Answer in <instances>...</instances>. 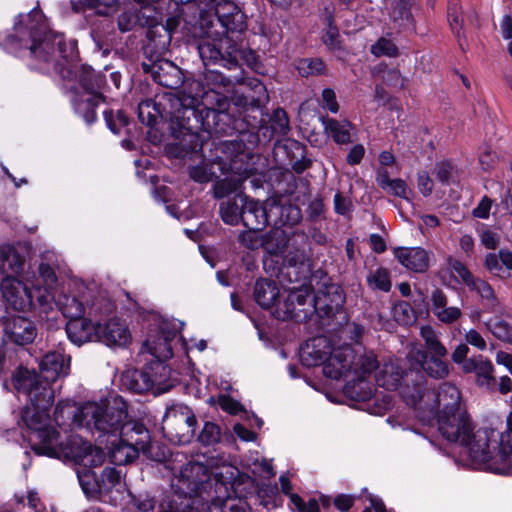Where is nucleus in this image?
I'll use <instances>...</instances> for the list:
<instances>
[{
	"mask_svg": "<svg viewBox=\"0 0 512 512\" xmlns=\"http://www.w3.org/2000/svg\"><path fill=\"white\" fill-rule=\"evenodd\" d=\"M405 402L413 407L416 417L427 424L436 419L439 433L449 442L464 447L471 461L498 474H510L512 452V412L506 418V429L475 430L474 422L461 402L459 389L443 383L432 390L422 384L402 391Z\"/></svg>",
	"mask_w": 512,
	"mask_h": 512,
	"instance_id": "obj_1",
	"label": "nucleus"
},
{
	"mask_svg": "<svg viewBox=\"0 0 512 512\" xmlns=\"http://www.w3.org/2000/svg\"><path fill=\"white\" fill-rule=\"evenodd\" d=\"M71 417L75 426L113 438L109 455L116 465L134 461L139 451L146 449L148 431L142 424L129 419L127 403L121 396L110 395L99 401H88L75 412L70 401L58 402L54 412L57 425L61 426L65 418Z\"/></svg>",
	"mask_w": 512,
	"mask_h": 512,
	"instance_id": "obj_2",
	"label": "nucleus"
},
{
	"mask_svg": "<svg viewBox=\"0 0 512 512\" xmlns=\"http://www.w3.org/2000/svg\"><path fill=\"white\" fill-rule=\"evenodd\" d=\"M377 367V357L372 350L344 345L334 350L324 366V374L331 379L347 378L346 393L365 401L373 394L369 378Z\"/></svg>",
	"mask_w": 512,
	"mask_h": 512,
	"instance_id": "obj_3",
	"label": "nucleus"
},
{
	"mask_svg": "<svg viewBox=\"0 0 512 512\" xmlns=\"http://www.w3.org/2000/svg\"><path fill=\"white\" fill-rule=\"evenodd\" d=\"M344 303L345 297L338 285H330L325 292L313 296L311 287L303 284L288 290L287 296L276 304L273 315L282 321H302L318 310L328 316L332 315L338 312Z\"/></svg>",
	"mask_w": 512,
	"mask_h": 512,
	"instance_id": "obj_4",
	"label": "nucleus"
},
{
	"mask_svg": "<svg viewBox=\"0 0 512 512\" xmlns=\"http://www.w3.org/2000/svg\"><path fill=\"white\" fill-rule=\"evenodd\" d=\"M18 392L27 394L31 406L22 413V420L38 439L47 434L49 425L48 409L54 402V391L34 370L19 368L13 377Z\"/></svg>",
	"mask_w": 512,
	"mask_h": 512,
	"instance_id": "obj_5",
	"label": "nucleus"
},
{
	"mask_svg": "<svg viewBox=\"0 0 512 512\" xmlns=\"http://www.w3.org/2000/svg\"><path fill=\"white\" fill-rule=\"evenodd\" d=\"M237 470L229 464L204 465L201 462H189L181 468L179 474L172 480V486L177 494L166 499H176L178 503L187 501L194 506L195 501L190 498L193 495L202 494L208 487H212L211 482L216 485L231 484L236 478Z\"/></svg>",
	"mask_w": 512,
	"mask_h": 512,
	"instance_id": "obj_6",
	"label": "nucleus"
},
{
	"mask_svg": "<svg viewBox=\"0 0 512 512\" xmlns=\"http://www.w3.org/2000/svg\"><path fill=\"white\" fill-rule=\"evenodd\" d=\"M59 437V433L51 427L44 437H39L38 442L33 444V450L49 457L64 456L84 467H98L104 463L106 454L103 449L79 437H73L68 444H63Z\"/></svg>",
	"mask_w": 512,
	"mask_h": 512,
	"instance_id": "obj_7",
	"label": "nucleus"
},
{
	"mask_svg": "<svg viewBox=\"0 0 512 512\" xmlns=\"http://www.w3.org/2000/svg\"><path fill=\"white\" fill-rule=\"evenodd\" d=\"M59 73L64 79L79 82L83 91L74 100L75 110L88 124L93 123L96 120L95 109L102 101L99 90L104 83L103 76L100 73H95L91 67L86 65H73L62 68Z\"/></svg>",
	"mask_w": 512,
	"mask_h": 512,
	"instance_id": "obj_8",
	"label": "nucleus"
},
{
	"mask_svg": "<svg viewBox=\"0 0 512 512\" xmlns=\"http://www.w3.org/2000/svg\"><path fill=\"white\" fill-rule=\"evenodd\" d=\"M164 362H153L144 371H127L122 376L123 385L136 393L149 390L155 394L166 393L175 385L176 379L171 377V370Z\"/></svg>",
	"mask_w": 512,
	"mask_h": 512,
	"instance_id": "obj_9",
	"label": "nucleus"
},
{
	"mask_svg": "<svg viewBox=\"0 0 512 512\" xmlns=\"http://www.w3.org/2000/svg\"><path fill=\"white\" fill-rule=\"evenodd\" d=\"M34 280L30 273H24L21 278L5 277L0 285L1 293L7 305L21 312L38 309Z\"/></svg>",
	"mask_w": 512,
	"mask_h": 512,
	"instance_id": "obj_10",
	"label": "nucleus"
},
{
	"mask_svg": "<svg viewBox=\"0 0 512 512\" xmlns=\"http://www.w3.org/2000/svg\"><path fill=\"white\" fill-rule=\"evenodd\" d=\"M196 424V417L188 406L173 404L166 409L162 429L171 440L187 443L195 434Z\"/></svg>",
	"mask_w": 512,
	"mask_h": 512,
	"instance_id": "obj_11",
	"label": "nucleus"
},
{
	"mask_svg": "<svg viewBox=\"0 0 512 512\" xmlns=\"http://www.w3.org/2000/svg\"><path fill=\"white\" fill-rule=\"evenodd\" d=\"M204 34L205 39L197 47L204 64H219L228 69L235 68L238 65L239 58L242 56V51L234 46H228L230 40L227 37L210 40L213 33L207 30Z\"/></svg>",
	"mask_w": 512,
	"mask_h": 512,
	"instance_id": "obj_12",
	"label": "nucleus"
},
{
	"mask_svg": "<svg viewBox=\"0 0 512 512\" xmlns=\"http://www.w3.org/2000/svg\"><path fill=\"white\" fill-rule=\"evenodd\" d=\"M184 323L178 320H164L161 323L160 334L149 335L144 348L154 356L157 361H166L173 355L171 342L182 330Z\"/></svg>",
	"mask_w": 512,
	"mask_h": 512,
	"instance_id": "obj_13",
	"label": "nucleus"
},
{
	"mask_svg": "<svg viewBox=\"0 0 512 512\" xmlns=\"http://www.w3.org/2000/svg\"><path fill=\"white\" fill-rule=\"evenodd\" d=\"M38 273V276L35 273H30V277L35 283L34 291L38 310L40 313L48 314L54 309L57 276L54 269L46 263L39 265Z\"/></svg>",
	"mask_w": 512,
	"mask_h": 512,
	"instance_id": "obj_14",
	"label": "nucleus"
},
{
	"mask_svg": "<svg viewBox=\"0 0 512 512\" xmlns=\"http://www.w3.org/2000/svg\"><path fill=\"white\" fill-rule=\"evenodd\" d=\"M98 342L109 348H126L132 342V333L127 322L112 317L98 323Z\"/></svg>",
	"mask_w": 512,
	"mask_h": 512,
	"instance_id": "obj_15",
	"label": "nucleus"
},
{
	"mask_svg": "<svg viewBox=\"0 0 512 512\" xmlns=\"http://www.w3.org/2000/svg\"><path fill=\"white\" fill-rule=\"evenodd\" d=\"M447 356H429L417 345H411L407 359L411 364H417L433 379H444L449 375V364L444 359Z\"/></svg>",
	"mask_w": 512,
	"mask_h": 512,
	"instance_id": "obj_16",
	"label": "nucleus"
},
{
	"mask_svg": "<svg viewBox=\"0 0 512 512\" xmlns=\"http://www.w3.org/2000/svg\"><path fill=\"white\" fill-rule=\"evenodd\" d=\"M5 336L17 345L31 343L37 334L35 324L28 318L15 316L4 322Z\"/></svg>",
	"mask_w": 512,
	"mask_h": 512,
	"instance_id": "obj_17",
	"label": "nucleus"
},
{
	"mask_svg": "<svg viewBox=\"0 0 512 512\" xmlns=\"http://www.w3.org/2000/svg\"><path fill=\"white\" fill-rule=\"evenodd\" d=\"M335 349L331 348L330 342L326 337H316L301 348L300 360L307 367L320 364H323L324 367Z\"/></svg>",
	"mask_w": 512,
	"mask_h": 512,
	"instance_id": "obj_18",
	"label": "nucleus"
},
{
	"mask_svg": "<svg viewBox=\"0 0 512 512\" xmlns=\"http://www.w3.org/2000/svg\"><path fill=\"white\" fill-rule=\"evenodd\" d=\"M394 256L406 269L416 273H424L430 266V253L421 247H398Z\"/></svg>",
	"mask_w": 512,
	"mask_h": 512,
	"instance_id": "obj_19",
	"label": "nucleus"
},
{
	"mask_svg": "<svg viewBox=\"0 0 512 512\" xmlns=\"http://www.w3.org/2000/svg\"><path fill=\"white\" fill-rule=\"evenodd\" d=\"M239 202L243 203V224L251 230H262L268 224L266 207L260 202L248 198L242 192H238Z\"/></svg>",
	"mask_w": 512,
	"mask_h": 512,
	"instance_id": "obj_20",
	"label": "nucleus"
},
{
	"mask_svg": "<svg viewBox=\"0 0 512 512\" xmlns=\"http://www.w3.org/2000/svg\"><path fill=\"white\" fill-rule=\"evenodd\" d=\"M70 358L60 351L47 353L40 362L41 377L50 386L58 377L66 376L69 371Z\"/></svg>",
	"mask_w": 512,
	"mask_h": 512,
	"instance_id": "obj_21",
	"label": "nucleus"
},
{
	"mask_svg": "<svg viewBox=\"0 0 512 512\" xmlns=\"http://www.w3.org/2000/svg\"><path fill=\"white\" fill-rule=\"evenodd\" d=\"M215 14L223 28L222 34L229 31H242L246 27L244 14L231 1L218 2Z\"/></svg>",
	"mask_w": 512,
	"mask_h": 512,
	"instance_id": "obj_22",
	"label": "nucleus"
},
{
	"mask_svg": "<svg viewBox=\"0 0 512 512\" xmlns=\"http://www.w3.org/2000/svg\"><path fill=\"white\" fill-rule=\"evenodd\" d=\"M66 333L70 341L78 346L98 342V323L83 317L72 319L66 324Z\"/></svg>",
	"mask_w": 512,
	"mask_h": 512,
	"instance_id": "obj_23",
	"label": "nucleus"
},
{
	"mask_svg": "<svg viewBox=\"0 0 512 512\" xmlns=\"http://www.w3.org/2000/svg\"><path fill=\"white\" fill-rule=\"evenodd\" d=\"M151 73L156 82L168 88H177L183 83L181 70L165 59L153 63Z\"/></svg>",
	"mask_w": 512,
	"mask_h": 512,
	"instance_id": "obj_24",
	"label": "nucleus"
},
{
	"mask_svg": "<svg viewBox=\"0 0 512 512\" xmlns=\"http://www.w3.org/2000/svg\"><path fill=\"white\" fill-rule=\"evenodd\" d=\"M25 259L16 250L15 247L10 245L0 246V272L6 277H20L26 273L24 271Z\"/></svg>",
	"mask_w": 512,
	"mask_h": 512,
	"instance_id": "obj_25",
	"label": "nucleus"
},
{
	"mask_svg": "<svg viewBox=\"0 0 512 512\" xmlns=\"http://www.w3.org/2000/svg\"><path fill=\"white\" fill-rule=\"evenodd\" d=\"M250 171L244 169L238 171L236 161L231 163V173L222 180L217 181L213 186L215 198H224L233 192H238L242 183L249 177Z\"/></svg>",
	"mask_w": 512,
	"mask_h": 512,
	"instance_id": "obj_26",
	"label": "nucleus"
},
{
	"mask_svg": "<svg viewBox=\"0 0 512 512\" xmlns=\"http://www.w3.org/2000/svg\"><path fill=\"white\" fill-rule=\"evenodd\" d=\"M431 302V309L433 314L442 323L452 324L456 322L462 315L460 308L455 306H447V297L439 289H436L432 292Z\"/></svg>",
	"mask_w": 512,
	"mask_h": 512,
	"instance_id": "obj_27",
	"label": "nucleus"
},
{
	"mask_svg": "<svg viewBox=\"0 0 512 512\" xmlns=\"http://www.w3.org/2000/svg\"><path fill=\"white\" fill-rule=\"evenodd\" d=\"M322 124L325 131L338 144L350 143L356 134L355 126L347 120L323 117Z\"/></svg>",
	"mask_w": 512,
	"mask_h": 512,
	"instance_id": "obj_28",
	"label": "nucleus"
},
{
	"mask_svg": "<svg viewBox=\"0 0 512 512\" xmlns=\"http://www.w3.org/2000/svg\"><path fill=\"white\" fill-rule=\"evenodd\" d=\"M403 370L397 361L385 362L375 375V381L387 390H396L403 379Z\"/></svg>",
	"mask_w": 512,
	"mask_h": 512,
	"instance_id": "obj_29",
	"label": "nucleus"
},
{
	"mask_svg": "<svg viewBox=\"0 0 512 512\" xmlns=\"http://www.w3.org/2000/svg\"><path fill=\"white\" fill-rule=\"evenodd\" d=\"M85 477H92L95 479L98 490L101 493H113L120 492L124 489V484L121 481L120 472L115 468L107 467L105 468L100 476V479L97 478L95 473L87 474Z\"/></svg>",
	"mask_w": 512,
	"mask_h": 512,
	"instance_id": "obj_30",
	"label": "nucleus"
},
{
	"mask_svg": "<svg viewBox=\"0 0 512 512\" xmlns=\"http://www.w3.org/2000/svg\"><path fill=\"white\" fill-rule=\"evenodd\" d=\"M254 295L256 302L261 307L269 309L275 304L279 296V289L274 282L262 279L256 282Z\"/></svg>",
	"mask_w": 512,
	"mask_h": 512,
	"instance_id": "obj_31",
	"label": "nucleus"
},
{
	"mask_svg": "<svg viewBox=\"0 0 512 512\" xmlns=\"http://www.w3.org/2000/svg\"><path fill=\"white\" fill-rule=\"evenodd\" d=\"M420 335L424 340L426 352L429 356H447L448 350L441 342L439 334L431 326H422Z\"/></svg>",
	"mask_w": 512,
	"mask_h": 512,
	"instance_id": "obj_32",
	"label": "nucleus"
},
{
	"mask_svg": "<svg viewBox=\"0 0 512 512\" xmlns=\"http://www.w3.org/2000/svg\"><path fill=\"white\" fill-rule=\"evenodd\" d=\"M216 169L223 173V163L220 161H203L201 164L191 167L189 174L194 181L199 183H206L211 181L214 176H217Z\"/></svg>",
	"mask_w": 512,
	"mask_h": 512,
	"instance_id": "obj_33",
	"label": "nucleus"
},
{
	"mask_svg": "<svg viewBox=\"0 0 512 512\" xmlns=\"http://www.w3.org/2000/svg\"><path fill=\"white\" fill-rule=\"evenodd\" d=\"M55 306L58 307L66 317L70 318V320L83 317L85 314L83 303L76 297H69L67 295H63L58 299L55 297L54 307Z\"/></svg>",
	"mask_w": 512,
	"mask_h": 512,
	"instance_id": "obj_34",
	"label": "nucleus"
},
{
	"mask_svg": "<svg viewBox=\"0 0 512 512\" xmlns=\"http://www.w3.org/2000/svg\"><path fill=\"white\" fill-rule=\"evenodd\" d=\"M220 214L222 220L230 225H235L240 220L242 221L243 203L239 202L238 193L233 199H229L221 204Z\"/></svg>",
	"mask_w": 512,
	"mask_h": 512,
	"instance_id": "obj_35",
	"label": "nucleus"
},
{
	"mask_svg": "<svg viewBox=\"0 0 512 512\" xmlns=\"http://www.w3.org/2000/svg\"><path fill=\"white\" fill-rule=\"evenodd\" d=\"M334 7L332 5H327L323 10V21L326 25V32L323 35V40L326 45L331 48H335L338 45L339 31L336 26H334Z\"/></svg>",
	"mask_w": 512,
	"mask_h": 512,
	"instance_id": "obj_36",
	"label": "nucleus"
},
{
	"mask_svg": "<svg viewBox=\"0 0 512 512\" xmlns=\"http://www.w3.org/2000/svg\"><path fill=\"white\" fill-rule=\"evenodd\" d=\"M410 7L411 0H399V4L393 8L390 16L398 28H408L412 26Z\"/></svg>",
	"mask_w": 512,
	"mask_h": 512,
	"instance_id": "obj_37",
	"label": "nucleus"
},
{
	"mask_svg": "<svg viewBox=\"0 0 512 512\" xmlns=\"http://www.w3.org/2000/svg\"><path fill=\"white\" fill-rule=\"evenodd\" d=\"M287 241V236L282 229H273L266 235L263 245L269 254L276 255L285 249Z\"/></svg>",
	"mask_w": 512,
	"mask_h": 512,
	"instance_id": "obj_38",
	"label": "nucleus"
},
{
	"mask_svg": "<svg viewBox=\"0 0 512 512\" xmlns=\"http://www.w3.org/2000/svg\"><path fill=\"white\" fill-rule=\"evenodd\" d=\"M477 383L481 387L492 388L495 383L494 366L488 359L478 356V368L476 370Z\"/></svg>",
	"mask_w": 512,
	"mask_h": 512,
	"instance_id": "obj_39",
	"label": "nucleus"
},
{
	"mask_svg": "<svg viewBox=\"0 0 512 512\" xmlns=\"http://www.w3.org/2000/svg\"><path fill=\"white\" fill-rule=\"evenodd\" d=\"M487 329L499 340L512 344V325L494 317L485 322Z\"/></svg>",
	"mask_w": 512,
	"mask_h": 512,
	"instance_id": "obj_40",
	"label": "nucleus"
},
{
	"mask_svg": "<svg viewBox=\"0 0 512 512\" xmlns=\"http://www.w3.org/2000/svg\"><path fill=\"white\" fill-rule=\"evenodd\" d=\"M447 268L458 282L466 286L472 283V280L475 278L465 264L453 257L447 259Z\"/></svg>",
	"mask_w": 512,
	"mask_h": 512,
	"instance_id": "obj_41",
	"label": "nucleus"
},
{
	"mask_svg": "<svg viewBox=\"0 0 512 512\" xmlns=\"http://www.w3.org/2000/svg\"><path fill=\"white\" fill-rule=\"evenodd\" d=\"M296 68L304 77L321 75L325 72V64L319 58H305L297 62Z\"/></svg>",
	"mask_w": 512,
	"mask_h": 512,
	"instance_id": "obj_42",
	"label": "nucleus"
},
{
	"mask_svg": "<svg viewBox=\"0 0 512 512\" xmlns=\"http://www.w3.org/2000/svg\"><path fill=\"white\" fill-rule=\"evenodd\" d=\"M368 283L375 289L388 292L391 289L389 272L384 268H378L368 276Z\"/></svg>",
	"mask_w": 512,
	"mask_h": 512,
	"instance_id": "obj_43",
	"label": "nucleus"
},
{
	"mask_svg": "<svg viewBox=\"0 0 512 512\" xmlns=\"http://www.w3.org/2000/svg\"><path fill=\"white\" fill-rule=\"evenodd\" d=\"M371 53L376 57H395L398 54V48L391 39L382 37L371 46Z\"/></svg>",
	"mask_w": 512,
	"mask_h": 512,
	"instance_id": "obj_44",
	"label": "nucleus"
},
{
	"mask_svg": "<svg viewBox=\"0 0 512 512\" xmlns=\"http://www.w3.org/2000/svg\"><path fill=\"white\" fill-rule=\"evenodd\" d=\"M271 129L278 135H286L289 131V119L283 109H276L270 119Z\"/></svg>",
	"mask_w": 512,
	"mask_h": 512,
	"instance_id": "obj_45",
	"label": "nucleus"
},
{
	"mask_svg": "<svg viewBox=\"0 0 512 512\" xmlns=\"http://www.w3.org/2000/svg\"><path fill=\"white\" fill-rule=\"evenodd\" d=\"M456 174L455 166L449 161H440L434 167V175L443 184H448Z\"/></svg>",
	"mask_w": 512,
	"mask_h": 512,
	"instance_id": "obj_46",
	"label": "nucleus"
},
{
	"mask_svg": "<svg viewBox=\"0 0 512 512\" xmlns=\"http://www.w3.org/2000/svg\"><path fill=\"white\" fill-rule=\"evenodd\" d=\"M220 435L221 431L218 425L213 422H205L198 439L204 445H212L220 440Z\"/></svg>",
	"mask_w": 512,
	"mask_h": 512,
	"instance_id": "obj_47",
	"label": "nucleus"
},
{
	"mask_svg": "<svg viewBox=\"0 0 512 512\" xmlns=\"http://www.w3.org/2000/svg\"><path fill=\"white\" fill-rule=\"evenodd\" d=\"M213 509L221 512H248V504L241 498L228 497L222 501L220 506L213 504Z\"/></svg>",
	"mask_w": 512,
	"mask_h": 512,
	"instance_id": "obj_48",
	"label": "nucleus"
},
{
	"mask_svg": "<svg viewBox=\"0 0 512 512\" xmlns=\"http://www.w3.org/2000/svg\"><path fill=\"white\" fill-rule=\"evenodd\" d=\"M498 161L499 156L489 145H484L480 148L479 164L483 170L489 171L495 168Z\"/></svg>",
	"mask_w": 512,
	"mask_h": 512,
	"instance_id": "obj_49",
	"label": "nucleus"
},
{
	"mask_svg": "<svg viewBox=\"0 0 512 512\" xmlns=\"http://www.w3.org/2000/svg\"><path fill=\"white\" fill-rule=\"evenodd\" d=\"M157 109L151 100L142 101L138 106L139 120L146 125H152L156 120Z\"/></svg>",
	"mask_w": 512,
	"mask_h": 512,
	"instance_id": "obj_50",
	"label": "nucleus"
},
{
	"mask_svg": "<svg viewBox=\"0 0 512 512\" xmlns=\"http://www.w3.org/2000/svg\"><path fill=\"white\" fill-rule=\"evenodd\" d=\"M104 118L109 129L115 134H118L120 129L129 123L128 117L121 110L117 111L115 119L112 111H105Z\"/></svg>",
	"mask_w": 512,
	"mask_h": 512,
	"instance_id": "obj_51",
	"label": "nucleus"
},
{
	"mask_svg": "<svg viewBox=\"0 0 512 512\" xmlns=\"http://www.w3.org/2000/svg\"><path fill=\"white\" fill-rule=\"evenodd\" d=\"M194 507L187 501L178 503L176 499H164L160 505L158 512H193Z\"/></svg>",
	"mask_w": 512,
	"mask_h": 512,
	"instance_id": "obj_52",
	"label": "nucleus"
},
{
	"mask_svg": "<svg viewBox=\"0 0 512 512\" xmlns=\"http://www.w3.org/2000/svg\"><path fill=\"white\" fill-rule=\"evenodd\" d=\"M471 291L476 292L484 300H494V291L492 287L480 278H474L472 283L467 286Z\"/></svg>",
	"mask_w": 512,
	"mask_h": 512,
	"instance_id": "obj_53",
	"label": "nucleus"
},
{
	"mask_svg": "<svg viewBox=\"0 0 512 512\" xmlns=\"http://www.w3.org/2000/svg\"><path fill=\"white\" fill-rule=\"evenodd\" d=\"M393 315L397 322L403 325H409L414 321L413 312L409 304L402 302L394 306Z\"/></svg>",
	"mask_w": 512,
	"mask_h": 512,
	"instance_id": "obj_54",
	"label": "nucleus"
},
{
	"mask_svg": "<svg viewBox=\"0 0 512 512\" xmlns=\"http://www.w3.org/2000/svg\"><path fill=\"white\" fill-rule=\"evenodd\" d=\"M30 52L34 57L48 62L55 49L48 41H42L38 44H33L30 47Z\"/></svg>",
	"mask_w": 512,
	"mask_h": 512,
	"instance_id": "obj_55",
	"label": "nucleus"
},
{
	"mask_svg": "<svg viewBox=\"0 0 512 512\" xmlns=\"http://www.w3.org/2000/svg\"><path fill=\"white\" fill-rule=\"evenodd\" d=\"M382 189L388 194H392L394 196L401 197L407 200L409 199V190L407 188L405 181H403L402 179H392L389 182V185L383 187Z\"/></svg>",
	"mask_w": 512,
	"mask_h": 512,
	"instance_id": "obj_56",
	"label": "nucleus"
},
{
	"mask_svg": "<svg viewBox=\"0 0 512 512\" xmlns=\"http://www.w3.org/2000/svg\"><path fill=\"white\" fill-rule=\"evenodd\" d=\"M131 505L139 512H151L156 506V502L148 495L132 496Z\"/></svg>",
	"mask_w": 512,
	"mask_h": 512,
	"instance_id": "obj_57",
	"label": "nucleus"
},
{
	"mask_svg": "<svg viewBox=\"0 0 512 512\" xmlns=\"http://www.w3.org/2000/svg\"><path fill=\"white\" fill-rule=\"evenodd\" d=\"M479 239L481 244L490 250H494L500 243V235L489 229L479 231Z\"/></svg>",
	"mask_w": 512,
	"mask_h": 512,
	"instance_id": "obj_58",
	"label": "nucleus"
},
{
	"mask_svg": "<svg viewBox=\"0 0 512 512\" xmlns=\"http://www.w3.org/2000/svg\"><path fill=\"white\" fill-rule=\"evenodd\" d=\"M321 104L332 113L339 111V104L336 99V94L331 88H325L321 95Z\"/></svg>",
	"mask_w": 512,
	"mask_h": 512,
	"instance_id": "obj_59",
	"label": "nucleus"
},
{
	"mask_svg": "<svg viewBox=\"0 0 512 512\" xmlns=\"http://www.w3.org/2000/svg\"><path fill=\"white\" fill-rule=\"evenodd\" d=\"M253 86H254V93L256 95L249 96V100L253 106L259 107L268 101L267 90H266L265 86L258 80H255L253 82Z\"/></svg>",
	"mask_w": 512,
	"mask_h": 512,
	"instance_id": "obj_60",
	"label": "nucleus"
},
{
	"mask_svg": "<svg viewBox=\"0 0 512 512\" xmlns=\"http://www.w3.org/2000/svg\"><path fill=\"white\" fill-rule=\"evenodd\" d=\"M484 265L486 269L493 275L502 277L503 268L499 258V254L489 253L485 256Z\"/></svg>",
	"mask_w": 512,
	"mask_h": 512,
	"instance_id": "obj_61",
	"label": "nucleus"
},
{
	"mask_svg": "<svg viewBox=\"0 0 512 512\" xmlns=\"http://www.w3.org/2000/svg\"><path fill=\"white\" fill-rule=\"evenodd\" d=\"M291 502L299 512H319V505L315 499H311L307 503H304L297 494H292Z\"/></svg>",
	"mask_w": 512,
	"mask_h": 512,
	"instance_id": "obj_62",
	"label": "nucleus"
},
{
	"mask_svg": "<svg viewBox=\"0 0 512 512\" xmlns=\"http://www.w3.org/2000/svg\"><path fill=\"white\" fill-rule=\"evenodd\" d=\"M466 344L477 348L480 351L486 349L487 343L483 336L475 329H469L464 335Z\"/></svg>",
	"mask_w": 512,
	"mask_h": 512,
	"instance_id": "obj_63",
	"label": "nucleus"
},
{
	"mask_svg": "<svg viewBox=\"0 0 512 512\" xmlns=\"http://www.w3.org/2000/svg\"><path fill=\"white\" fill-rule=\"evenodd\" d=\"M492 205L493 201L489 197L484 196L478 205L473 209V216L480 219H487L490 215Z\"/></svg>",
	"mask_w": 512,
	"mask_h": 512,
	"instance_id": "obj_64",
	"label": "nucleus"
}]
</instances>
